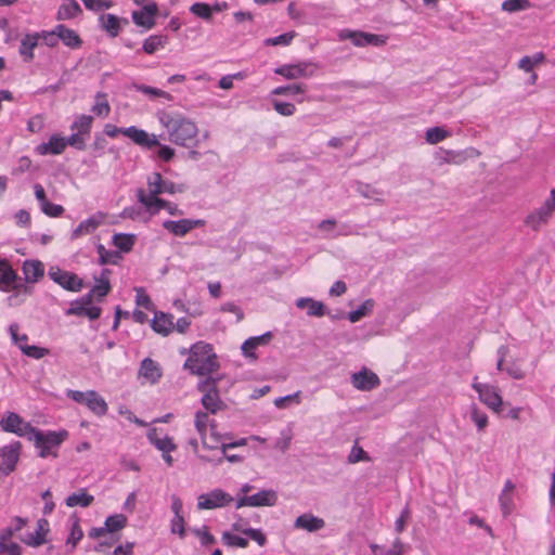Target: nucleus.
Listing matches in <instances>:
<instances>
[{"label":"nucleus","instance_id":"f257e3e1","mask_svg":"<svg viewBox=\"0 0 555 555\" xmlns=\"http://www.w3.org/2000/svg\"><path fill=\"white\" fill-rule=\"evenodd\" d=\"M182 354L186 353V349L181 350ZM189 357L183 367L193 375L205 376L214 373L219 369L218 356L212 345L206 341H197L188 350Z\"/></svg>","mask_w":555,"mask_h":555},{"label":"nucleus","instance_id":"f03ea898","mask_svg":"<svg viewBox=\"0 0 555 555\" xmlns=\"http://www.w3.org/2000/svg\"><path fill=\"white\" fill-rule=\"evenodd\" d=\"M186 186L184 184L175 183L169 180L163 179L159 172H152L146 180V189H139L137 191L138 201L144 206L164 205L166 201L159 198L160 194L173 195L184 192Z\"/></svg>","mask_w":555,"mask_h":555},{"label":"nucleus","instance_id":"7ed1b4c3","mask_svg":"<svg viewBox=\"0 0 555 555\" xmlns=\"http://www.w3.org/2000/svg\"><path fill=\"white\" fill-rule=\"evenodd\" d=\"M68 438L66 429L40 430L34 427L28 440L34 443L39 457H56L61 444Z\"/></svg>","mask_w":555,"mask_h":555},{"label":"nucleus","instance_id":"20e7f679","mask_svg":"<svg viewBox=\"0 0 555 555\" xmlns=\"http://www.w3.org/2000/svg\"><path fill=\"white\" fill-rule=\"evenodd\" d=\"M158 120L171 139H193L197 134L196 125L181 114L162 112Z\"/></svg>","mask_w":555,"mask_h":555},{"label":"nucleus","instance_id":"39448f33","mask_svg":"<svg viewBox=\"0 0 555 555\" xmlns=\"http://www.w3.org/2000/svg\"><path fill=\"white\" fill-rule=\"evenodd\" d=\"M66 396L73 401L86 405L89 411L99 417L104 416L108 411L107 402L95 390L79 391L67 389Z\"/></svg>","mask_w":555,"mask_h":555},{"label":"nucleus","instance_id":"423d86ee","mask_svg":"<svg viewBox=\"0 0 555 555\" xmlns=\"http://www.w3.org/2000/svg\"><path fill=\"white\" fill-rule=\"evenodd\" d=\"M473 389L478 393V399L494 413H500L503 405V399L500 389L487 383H479L477 377H474Z\"/></svg>","mask_w":555,"mask_h":555},{"label":"nucleus","instance_id":"0eeeda50","mask_svg":"<svg viewBox=\"0 0 555 555\" xmlns=\"http://www.w3.org/2000/svg\"><path fill=\"white\" fill-rule=\"evenodd\" d=\"M0 428L4 433L28 439L34 426L15 412H5L0 420Z\"/></svg>","mask_w":555,"mask_h":555},{"label":"nucleus","instance_id":"6e6552de","mask_svg":"<svg viewBox=\"0 0 555 555\" xmlns=\"http://www.w3.org/2000/svg\"><path fill=\"white\" fill-rule=\"evenodd\" d=\"M233 501L234 499L230 493L216 488L209 492L199 494L197 496L196 507L198 511L222 508Z\"/></svg>","mask_w":555,"mask_h":555},{"label":"nucleus","instance_id":"1a4fd4ad","mask_svg":"<svg viewBox=\"0 0 555 555\" xmlns=\"http://www.w3.org/2000/svg\"><path fill=\"white\" fill-rule=\"evenodd\" d=\"M21 450L20 441H12L0 448V477L14 472L20 461Z\"/></svg>","mask_w":555,"mask_h":555},{"label":"nucleus","instance_id":"9d476101","mask_svg":"<svg viewBox=\"0 0 555 555\" xmlns=\"http://www.w3.org/2000/svg\"><path fill=\"white\" fill-rule=\"evenodd\" d=\"M340 40H350L356 47L374 46L379 47L386 43V37L364 31L341 29L338 33Z\"/></svg>","mask_w":555,"mask_h":555},{"label":"nucleus","instance_id":"9b49d317","mask_svg":"<svg viewBox=\"0 0 555 555\" xmlns=\"http://www.w3.org/2000/svg\"><path fill=\"white\" fill-rule=\"evenodd\" d=\"M48 275L54 283L66 291L77 293L83 287V282L77 274L63 271L56 266L49 268Z\"/></svg>","mask_w":555,"mask_h":555},{"label":"nucleus","instance_id":"f8f14e48","mask_svg":"<svg viewBox=\"0 0 555 555\" xmlns=\"http://www.w3.org/2000/svg\"><path fill=\"white\" fill-rule=\"evenodd\" d=\"M278 495L273 490H261L251 495H244L238 498L235 502V507L241 508L244 506H273L276 504Z\"/></svg>","mask_w":555,"mask_h":555},{"label":"nucleus","instance_id":"ddd939ff","mask_svg":"<svg viewBox=\"0 0 555 555\" xmlns=\"http://www.w3.org/2000/svg\"><path fill=\"white\" fill-rule=\"evenodd\" d=\"M206 224L203 219L165 220L163 228L176 237H183L191 231Z\"/></svg>","mask_w":555,"mask_h":555},{"label":"nucleus","instance_id":"4468645a","mask_svg":"<svg viewBox=\"0 0 555 555\" xmlns=\"http://www.w3.org/2000/svg\"><path fill=\"white\" fill-rule=\"evenodd\" d=\"M198 389L204 392L201 402L209 413L216 414L223 408V402L214 383L202 382L198 384Z\"/></svg>","mask_w":555,"mask_h":555},{"label":"nucleus","instance_id":"2eb2a0df","mask_svg":"<svg viewBox=\"0 0 555 555\" xmlns=\"http://www.w3.org/2000/svg\"><path fill=\"white\" fill-rule=\"evenodd\" d=\"M163 376V369L158 362L151 358H144L138 370V379L142 385H155Z\"/></svg>","mask_w":555,"mask_h":555},{"label":"nucleus","instance_id":"dca6fc26","mask_svg":"<svg viewBox=\"0 0 555 555\" xmlns=\"http://www.w3.org/2000/svg\"><path fill=\"white\" fill-rule=\"evenodd\" d=\"M274 73L286 79H298L313 76L315 66L309 62H301L298 64L282 65L275 68Z\"/></svg>","mask_w":555,"mask_h":555},{"label":"nucleus","instance_id":"f3484780","mask_svg":"<svg viewBox=\"0 0 555 555\" xmlns=\"http://www.w3.org/2000/svg\"><path fill=\"white\" fill-rule=\"evenodd\" d=\"M91 298L83 297L81 300H76L72 302L70 307L67 309V315H78V317H87L90 320H96L101 315V308L96 306H91Z\"/></svg>","mask_w":555,"mask_h":555},{"label":"nucleus","instance_id":"a211bd4d","mask_svg":"<svg viewBox=\"0 0 555 555\" xmlns=\"http://www.w3.org/2000/svg\"><path fill=\"white\" fill-rule=\"evenodd\" d=\"M146 438L159 452L177 450L172 437L164 433L163 429L151 427L146 433Z\"/></svg>","mask_w":555,"mask_h":555},{"label":"nucleus","instance_id":"6ab92c4d","mask_svg":"<svg viewBox=\"0 0 555 555\" xmlns=\"http://www.w3.org/2000/svg\"><path fill=\"white\" fill-rule=\"evenodd\" d=\"M508 354V348L506 346H501L498 349V362L496 369L499 371H505L507 375L514 379H522L526 377V371L522 366L516 362L505 363V359Z\"/></svg>","mask_w":555,"mask_h":555},{"label":"nucleus","instance_id":"aec40b11","mask_svg":"<svg viewBox=\"0 0 555 555\" xmlns=\"http://www.w3.org/2000/svg\"><path fill=\"white\" fill-rule=\"evenodd\" d=\"M18 275L13 270L11 263L0 258V291L8 293L17 288Z\"/></svg>","mask_w":555,"mask_h":555},{"label":"nucleus","instance_id":"412c9836","mask_svg":"<svg viewBox=\"0 0 555 555\" xmlns=\"http://www.w3.org/2000/svg\"><path fill=\"white\" fill-rule=\"evenodd\" d=\"M351 384L358 390L369 391L379 385V378L374 372L362 369L351 375Z\"/></svg>","mask_w":555,"mask_h":555},{"label":"nucleus","instance_id":"4be33fe9","mask_svg":"<svg viewBox=\"0 0 555 555\" xmlns=\"http://www.w3.org/2000/svg\"><path fill=\"white\" fill-rule=\"evenodd\" d=\"M157 12L158 7L155 2L146 3L141 10L132 12V20L138 26L151 29L155 25Z\"/></svg>","mask_w":555,"mask_h":555},{"label":"nucleus","instance_id":"5701e85b","mask_svg":"<svg viewBox=\"0 0 555 555\" xmlns=\"http://www.w3.org/2000/svg\"><path fill=\"white\" fill-rule=\"evenodd\" d=\"M152 330L162 335L168 336L175 331L173 315L163 311H154V318L151 322Z\"/></svg>","mask_w":555,"mask_h":555},{"label":"nucleus","instance_id":"b1692460","mask_svg":"<svg viewBox=\"0 0 555 555\" xmlns=\"http://www.w3.org/2000/svg\"><path fill=\"white\" fill-rule=\"evenodd\" d=\"M104 220L102 214H95L89 218L82 220L72 232L70 238L77 240L79 237L92 234Z\"/></svg>","mask_w":555,"mask_h":555},{"label":"nucleus","instance_id":"393cba45","mask_svg":"<svg viewBox=\"0 0 555 555\" xmlns=\"http://www.w3.org/2000/svg\"><path fill=\"white\" fill-rule=\"evenodd\" d=\"M68 537L65 541L66 554H72L77 544L83 538V531L80 527L79 518L76 516L69 517L67 521Z\"/></svg>","mask_w":555,"mask_h":555},{"label":"nucleus","instance_id":"a878e982","mask_svg":"<svg viewBox=\"0 0 555 555\" xmlns=\"http://www.w3.org/2000/svg\"><path fill=\"white\" fill-rule=\"evenodd\" d=\"M27 520L25 518L15 516L11 519L10 524L0 530V544L11 545L18 544L13 540L21 530L26 526Z\"/></svg>","mask_w":555,"mask_h":555},{"label":"nucleus","instance_id":"bb28decb","mask_svg":"<svg viewBox=\"0 0 555 555\" xmlns=\"http://www.w3.org/2000/svg\"><path fill=\"white\" fill-rule=\"evenodd\" d=\"M66 143L76 149L83 147V141H43L36 147V152L39 155H57L64 151Z\"/></svg>","mask_w":555,"mask_h":555},{"label":"nucleus","instance_id":"cd10ccee","mask_svg":"<svg viewBox=\"0 0 555 555\" xmlns=\"http://www.w3.org/2000/svg\"><path fill=\"white\" fill-rule=\"evenodd\" d=\"M325 521L311 513H305L295 519L294 527L307 532H315L323 529Z\"/></svg>","mask_w":555,"mask_h":555},{"label":"nucleus","instance_id":"c85d7f7f","mask_svg":"<svg viewBox=\"0 0 555 555\" xmlns=\"http://www.w3.org/2000/svg\"><path fill=\"white\" fill-rule=\"evenodd\" d=\"M128 24L126 18L118 17L114 14H101L99 16V25L111 37H117L122 25Z\"/></svg>","mask_w":555,"mask_h":555},{"label":"nucleus","instance_id":"c756f323","mask_svg":"<svg viewBox=\"0 0 555 555\" xmlns=\"http://www.w3.org/2000/svg\"><path fill=\"white\" fill-rule=\"evenodd\" d=\"M47 533L48 521L46 519H39L37 521L36 530L21 538V541L28 546L38 547L46 542Z\"/></svg>","mask_w":555,"mask_h":555},{"label":"nucleus","instance_id":"7c9ffc66","mask_svg":"<svg viewBox=\"0 0 555 555\" xmlns=\"http://www.w3.org/2000/svg\"><path fill=\"white\" fill-rule=\"evenodd\" d=\"M82 14V9L76 0H62L55 20L59 22L69 21Z\"/></svg>","mask_w":555,"mask_h":555},{"label":"nucleus","instance_id":"2f4dec72","mask_svg":"<svg viewBox=\"0 0 555 555\" xmlns=\"http://www.w3.org/2000/svg\"><path fill=\"white\" fill-rule=\"evenodd\" d=\"M22 271L27 283H36L43 276L44 266L40 260H25Z\"/></svg>","mask_w":555,"mask_h":555},{"label":"nucleus","instance_id":"473e14b6","mask_svg":"<svg viewBox=\"0 0 555 555\" xmlns=\"http://www.w3.org/2000/svg\"><path fill=\"white\" fill-rule=\"evenodd\" d=\"M39 44L38 36L36 33L26 34L18 48V53L25 62H31L35 59L34 50Z\"/></svg>","mask_w":555,"mask_h":555},{"label":"nucleus","instance_id":"72a5a7b5","mask_svg":"<svg viewBox=\"0 0 555 555\" xmlns=\"http://www.w3.org/2000/svg\"><path fill=\"white\" fill-rule=\"evenodd\" d=\"M271 338H272V334L270 332H267L259 336L249 337L248 339H246L243 343V345L241 347L243 354L246 358L256 359L257 357H256L254 350L259 346H264V345L269 344Z\"/></svg>","mask_w":555,"mask_h":555},{"label":"nucleus","instance_id":"f704fd0d","mask_svg":"<svg viewBox=\"0 0 555 555\" xmlns=\"http://www.w3.org/2000/svg\"><path fill=\"white\" fill-rule=\"evenodd\" d=\"M551 218L552 215L539 206L527 215L524 222L531 230L538 231L545 225Z\"/></svg>","mask_w":555,"mask_h":555},{"label":"nucleus","instance_id":"c9c22d12","mask_svg":"<svg viewBox=\"0 0 555 555\" xmlns=\"http://www.w3.org/2000/svg\"><path fill=\"white\" fill-rule=\"evenodd\" d=\"M514 489L515 485L511 480H506L499 496L500 507L505 517L511 515L514 509Z\"/></svg>","mask_w":555,"mask_h":555},{"label":"nucleus","instance_id":"e433bc0d","mask_svg":"<svg viewBox=\"0 0 555 555\" xmlns=\"http://www.w3.org/2000/svg\"><path fill=\"white\" fill-rule=\"evenodd\" d=\"M199 437L204 448L209 450L220 449V451L222 452V444L225 443V436L219 434L216 430L215 425L211 428H209L208 431H206Z\"/></svg>","mask_w":555,"mask_h":555},{"label":"nucleus","instance_id":"4c0bfd02","mask_svg":"<svg viewBox=\"0 0 555 555\" xmlns=\"http://www.w3.org/2000/svg\"><path fill=\"white\" fill-rule=\"evenodd\" d=\"M295 305L299 309H307V313L310 317H323L325 314V306L310 297L298 298Z\"/></svg>","mask_w":555,"mask_h":555},{"label":"nucleus","instance_id":"58836bf2","mask_svg":"<svg viewBox=\"0 0 555 555\" xmlns=\"http://www.w3.org/2000/svg\"><path fill=\"white\" fill-rule=\"evenodd\" d=\"M56 31L59 34V41L61 40L66 47L77 49L81 46L82 41L75 30L59 24L56 25Z\"/></svg>","mask_w":555,"mask_h":555},{"label":"nucleus","instance_id":"ea45409f","mask_svg":"<svg viewBox=\"0 0 555 555\" xmlns=\"http://www.w3.org/2000/svg\"><path fill=\"white\" fill-rule=\"evenodd\" d=\"M93 122V117L90 115H79L72 124L73 133L67 139H79L80 135L88 134Z\"/></svg>","mask_w":555,"mask_h":555},{"label":"nucleus","instance_id":"a19ab883","mask_svg":"<svg viewBox=\"0 0 555 555\" xmlns=\"http://www.w3.org/2000/svg\"><path fill=\"white\" fill-rule=\"evenodd\" d=\"M109 271L103 270L99 278H95V285L92 287L90 294L87 297H99L102 298L111 291L109 285Z\"/></svg>","mask_w":555,"mask_h":555},{"label":"nucleus","instance_id":"79ce46f5","mask_svg":"<svg viewBox=\"0 0 555 555\" xmlns=\"http://www.w3.org/2000/svg\"><path fill=\"white\" fill-rule=\"evenodd\" d=\"M93 500V495L89 494L85 489H80L78 492L69 494L65 503L68 507H88Z\"/></svg>","mask_w":555,"mask_h":555},{"label":"nucleus","instance_id":"37998d69","mask_svg":"<svg viewBox=\"0 0 555 555\" xmlns=\"http://www.w3.org/2000/svg\"><path fill=\"white\" fill-rule=\"evenodd\" d=\"M144 149L154 151L158 157L165 162H168L173 156V150L169 146L159 145V141H135Z\"/></svg>","mask_w":555,"mask_h":555},{"label":"nucleus","instance_id":"c03bdc74","mask_svg":"<svg viewBox=\"0 0 555 555\" xmlns=\"http://www.w3.org/2000/svg\"><path fill=\"white\" fill-rule=\"evenodd\" d=\"M135 242V235L130 233H116L112 237L113 245L122 253H129Z\"/></svg>","mask_w":555,"mask_h":555},{"label":"nucleus","instance_id":"a18cd8bd","mask_svg":"<svg viewBox=\"0 0 555 555\" xmlns=\"http://www.w3.org/2000/svg\"><path fill=\"white\" fill-rule=\"evenodd\" d=\"M91 112L98 117L105 118L108 116L111 112V105L105 93L99 92L95 94Z\"/></svg>","mask_w":555,"mask_h":555},{"label":"nucleus","instance_id":"49530a36","mask_svg":"<svg viewBox=\"0 0 555 555\" xmlns=\"http://www.w3.org/2000/svg\"><path fill=\"white\" fill-rule=\"evenodd\" d=\"M167 37L163 35H152L147 37L143 42V51L147 54H153L156 51L165 48L167 44Z\"/></svg>","mask_w":555,"mask_h":555},{"label":"nucleus","instance_id":"de8ad7c7","mask_svg":"<svg viewBox=\"0 0 555 555\" xmlns=\"http://www.w3.org/2000/svg\"><path fill=\"white\" fill-rule=\"evenodd\" d=\"M469 418L476 426L477 431H483L489 424L488 415L476 404H473L469 408Z\"/></svg>","mask_w":555,"mask_h":555},{"label":"nucleus","instance_id":"09e8293b","mask_svg":"<svg viewBox=\"0 0 555 555\" xmlns=\"http://www.w3.org/2000/svg\"><path fill=\"white\" fill-rule=\"evenodd\" d=\"M374 305L375 304L373 299H366L357 309L348 313V320L351 323L360 321L362 318L369 315L372 312Z\"/></svg>","mask_w":555,"mask_h":555},{"label":"nucleus","instance_id":"8fccbe9b","mask_svg":"<svg viewBox=\"0 0 555 555\" xmlns=\"http://www.w3.org/2000/svg\"><path fill=\"white\" fill-rule=\"evenodd\" d=\"M214 425V421L210 418L208 413L202 411H197L195 413L194 426L199 436L208 431V429Z\"/></svg>","mask_w":555,"mask_h":555},{"label":"nucleus","instance_id":"3c124183","mask_svg":"<svg viewBox=\"0 0 555 555\" xmlns=\"http://www.w3.org/2000/svg\"><path fill=\"white\" fill-rule=\"evenodd\" d=\"M108 533H113L124 529L127 525V517L122 514H114L108 516L104 522Z\"/></svg>","mask_w":555,"mask_h":555},{"label":"nucleus","instance_id":"603ef678","mask_svg":"<svg viewBox=\"0 0 555 555\" xmlns=\"http://www.w3.org/2000/svg\"><path fill=\"white\" fill-rule=\"evenodd\" d=\"M307 90L306 85L294 83L289 86L276 87L271 91L273 95H297L304 94Z\"/></svg>","mask_w":555,"mask_h":555},{"label":"nucleus","instance_id":"864d4df0","mask_svg":"<svg viewBox=\"0 0 555 555\" xmlns=\"http://www.w3.org/2000/svg\"><path fill=\"white\" fill-rule=\"evenodd\" d=\"M478 156V152L475 149H467L463 152L449 151L446 153V160L454 164H461L467 158Z\"/></svg>","mask_w":555,"mask_h":555},{"label":"nucleus","instance_id":"5fc2aeb1","mask_svg":"<svg viewBox=\"0 0 555 555\" xmlns=\"http://www.w3.org/2000/svg\"><path fill=\"white\" fill-rule=\"evenodd\" d=\"M134 292H135V305L138 307H141V308H144L149 311H155V306L151 299V297L149 296V294L145 292V289L143 287H135L134 288Z\"/></svg>","mask_w":555,"mask_h":555},{"label":"nucleus","instance_id":"6e6d98bb","mask_svg":"<svg viewBox=\"0 0 555 555\" xmlns=\"http://www.w3.org/2000/svg\"><path fill=\"white\" fill-rule=\"evenodd\" d=\"M134 89L150 98H163L167 101H170L172 99L170 93L154 87L145 85H134Z\"/></svg>","mask_w":555,"mask_h":555},{"label":"nucleus","instance_id":"4d7b16f0","mask_svg":"<svg viewBox=\"0 0 555 555\" xmlns=\"http://www.w3.org/2000/svg\"><path fill=\"white\" fill-rule=\"evenodd\" d=\"M190 12L195 16L205 21H210L212 16L211 5L205 2H195L190 7Z\"/></svg>","mask_w":555,"mask_h":555},{"label":"nucleus","instance_id":"13d9d810","mask_svg":"<svg viewBox=\"0 0 555 555\" xmlns=\"http://www.w3.org/2000/svg\"><path fill=\"white\" fill-rule=\"evenodd\" d=\"M221 540L224 545L231 546V547H241L245 548L248 545V540L245 538H242L240 535L233 534L229 531H224L222 533Z\"/></svg>","mask_w":555,"mask_h":555},{"label":"nucleus","instance_id":"bf43d9fd","mask_svg":"<svg viewBox=\"0 0 555 555\" xmlns=\"http://www.w3.org/2000/svg\"><path fill=\"white\" fill-rule=\"evenodd\" d=\"M273 403L278 409H286L291 404L298 405L301 403V391L298 390L294 393H291V395H287L284 397H279L274 400Z\"/></svg>","mask_w":555,"mask_h":555},{"label":"nucleus","instance_id":"052dcab7","mask_svg":"<svg viewBox=\"0 0 555 555\" xmlns=\"http://www.w3.org/2000/svg\"><path fill=\"white\" fill-rule=\"evenodd\" d=\"M530 8L528 0H505L502 2L501 9L508 13L524 11Z\"/></svg>","mask_w":555,"mask_h":555},{"label":"nucleus","instance_id":"680f3d73","mask_svg":"<svg viewBox=\"0 0 555 555\" xmlns=\"http://www.w3.org/2000/svg\"><path fill=\"white\" fill-rule=\"evenodd\" d=\"M85 8L92 12H100L103 10H107L114 7V2L112 0H81Z\"/></svg>","mask_w":555,"mask_h":555},{"label":"nucleus","instance_id":"e2e57ef3","mask_svg":"<svg viewBox=\"0 0 555 555\" xmlns=\"http://www.w3.org/2000/svg\"><path fill=\"white\" fill-rule=\"evenodd\" d=\"M357 191L365 198L373 201H382L383 193L377 191L370 184L358 183Z\"/></svg>","mask_w":555,"mask_h":555},{"label":"nucleus","instance_id":"0e129e2a","mask_svg":"<svg viewBox=\"0 0 555 555\" xmlns=\"http://www.w3.org/2000/svg\"><path fill=\"white\" fill-rule=\"evenodd\" d=\"M38 40H42L46 46L53 48L59 43V34L56 26L52 30H41L36 33Z\"/></svg>","mask_w":555,"mask_h":555},{"label":"nucleus","instance_id":"69168bd1","mask_svg":"<svg viewBox=\"0 0 555 555\" xmlns=\"http://www.w3.org/2000/svg\"><path fill=\"white\" fill-rule=\"evenodd\" d=\"M21 351L23 352V354L37 360L49 354V349L30 345L21 346Z\"/></svg>","mask_w":555,"mask_h":555},{"label":"nucleus","instance_id":"338daca9","mask_svg":"<svg viewBox=\"0 0 555 555\" xmlns=\"http://www.w3.org/2000/svg\"><path fill=\"white\" fill-rule=\"evenodd\" d=\"M453 135L456 133L446 127H431L425 132V139H446Z\"/></svg>","mask_w":555,"mask_h":555},{"label":"nucleus","instance_id":"774afa93","mask_svg":"<svg viewBox=\"0 0 555 555\" xmlns=\"http://www.w3.org/2000/svg\"><path fill=\"white\" fill-rule=\"evenodd\" d=\"M271 103L275 112L282 116H292L296 112V107L293 103L282 102L279 100H272Z\"/></svg>","mask_w":555,"mask_h":555}]
</instances>
